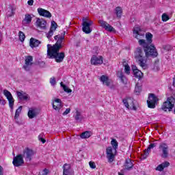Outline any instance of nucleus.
I'll return each mask as SVG.
<instances>
[{"label": "nucleus", "instance_id": "f257e3e1", "mask_svg": "<svg viewBox=\"0 0 175 175\" xmlns=\"http://www.w3.org/2000/svg\"><path fill=\"white\" fill-rule=\"evenodd\" d=\"M134 38L138 40L139 46L143 47L146 57H157L158 52L155 46L152 44L153 36L151 33L148 32L146 34V39L144 40V32L139 27H134L133 29Z\"/></svg>", "mask_w": 175, "mask_h": 175}, {"label": "nucleus", "instance_id": "f03ea898", "mask_svg": "<svg viewBox=\"0 0 175 175\" xmlns=\"http://www.w3.org/2000/svg\"><path fill=\"white\" fill-rule=\"evenodd\" d=\"M62 39L64 37H62L58 41H56L55 44L47 49V55L51 59H55L57 64H61L65 59V52H59V50L64 47V45L61 44Z\"/></svg>", "mask_w": 175, "mask_h": 175}, {"label": "nucleus", "instance_id": "7ed1b4c3", "mask_svg": "<svg viewBox=\"0 0 175 175\" xmlns=\"http://www.w3.org/2000/svg\"><path fill=\"white\" fill-rule=\"evenodd\" d=\"M134 57L142 68H144V66H146V62H147V58H148V57L146 55V52L144 55L143 48L140 46L136 48L134 51Z\"/></svg>", "mask_w": 175, "mask_h": 175}, {"label": "nucleus", "instance_id": "20e7f679", "mask_svg": "<svg viewBox=\"0 0 175 175\" xmlns=\"http://www.w3.org/2000/svg\"><path fill=\"white\" fill-rule=\"evenodd\" d=\"M175 99L173 97H169L167 100L164 102L162 105L161 109L163 111H170L174 107Z\"/></svg>", "mask_w": 175, "mask_h": 175}, {"label": "nucleus", "instance_id": "39448f33", "mask_svg": "<svg viewBox=\"0 0 175 175\" xmlns=\"http://www.w3.org/2000/svg\"><path fill=\"white\" fill-rule=\"evenodd\" d=\"M158 100H159L158 97H157L155 94L152 93H150L148 94V100L146 101L148 107L149 109H155L158 103Z\"/></svg>", "mask_w": 175, "mask_h": 175}, {"label": "nucleus", "instance_id": "423d86ee", "mask_svg": "<svg viewBox=\"0 0 175 175\" xmlns=\"http://www.w3.org/2000/svg\"><path fill=\"white\" fill-rule=\"evenodd\" d=\"M35 154L36 152L33 151V150L29 148H25L23 150L22 157H23L26 162H31L33 157H35Z\"/></svg>", "mask_w": 175, "mask_h": 175}, {"label": "nucleus", "instance_id": "0eeeda50", "mask_svg": "<svg viewBox=\"0 0 175 175\" xmlns=\"http://www.w3.org/2000/svg\"><path fill=\"white\" fill-rule=\"evenodd\" d=\"M159 151L161 152V158L166 159L169 157V146L166 143H161L159 146Z\"/></svg>", "mask_w": 175, "mask_h": 175}, {"label": "nucleus", "instance_id": "6e6552de", "mask_svg": "<svg viewBox=\"0 0 175 175\" xmlns=\"http://www.w3.org/2000/svg\"><path fill=\"white\" fill-rule=\"evenodd\" d=\"M123 105L126 107V109H130V110H136V106H135V103L133 102V98L131 97H126L122 100Z\"/></svg>", "mask_w": 175, "mask_h": 175}, {"label": "nucleus", "instance_id": "1a4fd4ad", "mask_svg": "<svg viewBox=\"0 0 175 175\" xmlns=\"http://www.w3.org/2000/svg\"><path fill=\"white\" fill-rule=\"evenodd\" d=\"M3 95L6 97L8 100L9 106L11 108V110H13V107L14 106V98L12 95V93L9 92L8 90H3Z\"/></svg>", "mask_w": 175, "mask_h": 175}, {"label": "nucleus", "instance_id": "9d476101", "mask_svg": "<svg viewBox=\"0 0 175 175\" xmlns=\"http://www.w3.org/2000/svg\"><path fill=\"white\" fill-rule=\"evenodd\" d=\"M12 164L15 167L23 166V165H24V157H23V154H17L14 157Z\"/></svg>", "mask_w": 175, "mask_h": 175}, {"label": "nucleus", "instance_id": "9b49d317", "mask_svg": "<svg viewBox=\"0 0 175 175\" xmlns=\"http://www.w3.org/2000/svg\"><path fill=\"white\" fill-rule=\"evenodd\" d=\"M36 26L39 29L46 31L47 29V21L43 18H38L36 21Z\"/></svg>", "mask_w": 175, "mask_h": 175}, {"label": "nucleus", "instance_id": "f8f14e48", "mask_svg": "<svg viewBox=\"0 0 175 175\" xmlns=\"http://www.w3.org/2000/svg\"><path fill=\"white\" fill-rule=\"evenodd\" d=\"M98 23L100 25V27L104 28L105 31H107L108 32H116V29L110 25V24L107 23V22L103 20H99Z\"/></svg>", "mask_w": 175, "mask_h": 175}, {"label": "nucleus", "instance_id": "ddd939ff", "mask_svg": "<svg viewBox=\"0 0 175 175\" xmlns=\"http://www.w3.org/2000/svg\"><path fill=\"white\" fill-rule=\"evenodd\" d=\"M154 147H157V144H150L148 146V148L144 150V152L141 154V159H147V158L150 155V152H151V148H154Z\"/></svg>", "mask_w": 175, "mask_h": 175}, {"label": "nucleus", "instance_id": "4468645a", "mask_svg": "<svg viewBox=\"0 0 175 175\" xmlns=\"http://www.w3.org/2000/svg\"><path fill=\"white\" fill-rule=\"evenodd\" d=\"M91 64L92 65H102L103 64V57L102 56H96V55H93L91 58L90 60Z\"/></svg>", "mask_w": 175, "mask_h": 175}, {"label": "nucleus", "instance_id": "2eb2a0df", "mask_svg": "<svg viewBox=\"0 0 175 175\" xmlns=\"http://www.w3.org/2000/svg\"><path fill=\"white\" fill-rule=\"evenodd\" d=\"M106 153L109 162L111 163V162H113L116 158V154H113V148L111 146H109L106 148Z\"/></svg>", "mask_w": 175, "mask_h": 175}, {"label": "nucleus", "instance_id": "dca6fc26", "mask_svg": "<svg viewBox=\"0 0 175 175\" xmlns=\"http://www.w3.org/2000/svg\"><path fill=\"white\" fill-rule=\"evenodd\" d=\"M52 107L56 111H59L62 109V101L59 98L55 99V101L52 103Z\"/></svg>", "mask_w": 175, "mask_h": 175}, {"label": "nucleus", "instance_id": "f3484780", "mask_svg": "<svg viewBox=\"0 0 175 175\" xmlns=\"http://www.w3.org/2000/svg\"><path fill=\"white\" fill-rule=\"evenodd\" d=\"M37 12L40 16L42 17H46V18H51V12L47 11V10H44L43 8H38Z\"/></svg>", "mask_w": 175, "mask_h": 175}, {"label": "nucleus", "instance_id": "a211bd4d", "mask_svg": "<svg viewBox=\"0 0 175 175\" xmlns=\"http://www.w3.org/2000/svg\"><path fill=\"white\" fill-rule=\"evenodd\" d=\"M132 70L136 79H138V80H140L141 79L143 78V72H142L139 69H137V67H136V66H132Z\"/></svg>", "mask_w": 175, "mask_h": 175}, {"label": "nucleus", "instance_id": "6ab92c4d", "mask_svg": "<svg viewBox=\"0 0 175 175\" xmlns=\"http://www.w3.org/2000/svg\"><path fill=\"white\" fill-rule=\"evenodd\" d=\"M83 27H82V31L85 33H91L92 32V29H91V26L88 25V22L87 21H84L82 23Z\"/></svg>", "mask_w": 175, "mask_h": 175}, {"label": "nucleus", "instance_id": "aec40b11", "mask_svg": "<svg viewBox=\"0 0 175 175\" xmlns=\"http://www.w3.org/2000/svg\"><path fill=\"white\" fill-rule=\"evenodd\" d=\"M32 61H33V57L31 55L26 57L25 60V65L23 66V69L25 70H28V66H32Z\"/></svg>", "mask_w": 175, "mask_h": 175}, {"label": "nucleus", "instance_id": "412c9836", "mask_svg": "<svg viewBox=\"0 0 175 175\" xmlns=\"http://www.w3.org/2000/svg\"><path fill=\"white\" fill-rule=\"evenodd\" d=\"M99 80L100 81H101V83H103L104 85H106L107 87H110L111 80L110 79H109V77L106 75H102L101 77H100Z\"/></svg>", "mask_w": 175, "mask_h": 175}, {"label": "nucleus", "instance_id": "4be33fe9", "mask_svg": "<svg viewBox=\"0 0 175 175\" xmlns=\"http://www.w3.org/2000/svg\"><path fill=\"white\" fill-rule=\"evenodd\" d=\"M63 173H67V174H69V175L75 174V172H73V170H72V167H70V164H68V163H65L63 165Z\"/></svg>", "mask_w": 175, "mask_h": 175}, {"label": "nucleus", "instance_id": "5701e85b", "mask_svg": "<svg viewBox=\"0 0 175 175\" xmlns=\"http://www.w3.org/2000/svg\"><path fill=\"white\" fill-rule=\"evenodd\" d=\"M124 166L126 170H132V169H133V162H132V159H126Z\"/></svg>", "mask_w": 175, "mask_h": 175}, {"label": "nucleus", "instance_id": "b1692460", "mask_svg": "<svg viewBox=\"0 0 175 175\" xmlns=\"http://www.w3.org/2000/svg\"><path fill=\"white\" fill-rule=\"evenodd\" d=\"M40 41L39 40H36V38H31L29 42V46L31 49L35 47H38L39 44H40Z\"/></svg>", "mask_w": 175, "mask_h": 175}, {"label": "nucleus", "instance_id": "393cba45", "mask_svg": "<svg viewBox=\"0 0 175 175\" xmlns=\"http://www.w3.org/2000/svg\"><path fill=\"white\" fill-rule=\"evenodd\" d=\"M170 165V163L169 161H165L162 163L161 164H159L157 167L156 170L158 172H162L165 167H168V166Z\"/></svg>", "mask_w": 175, "mask_h": 175}, {"label": "nucleus", "instance_id": "a878e982", "mask_svg": "<svg viewBox=\"0 0 175 175\" xmlns=\"http://www.w3.org/2000/svg\"><path fill=\"white\" fill-rule=\"evenodd\" d=\"M17 96L21 100H27L28 99V94L23 92H17Z\"/></svg>", "mask_w": 175, "mask_h": 175}, {"label": "nucleus", "instance_id": "bb28decb", "mask_svg": "<svg viewBox=\"0 0 175 175\" xmlns=\"http://www.w3.org/2000/svg\"><path fill=\"white\" fill-rule=\"evenodd\" d=\"M91 136H92V132L90 131H84L80 135L81 139H90Z\"/></svg>", "mask_w": 175, "mask_h": 175}, {"label": "nucleus", "instance_id": "cd10ccee", "mask_svg": "<svg viewBox=\"0 0 175 175\" xmlns=\"http://www.w3.org/2000/svg\"><path fill=\"white\" fill-rule=\"evenodd\" d=\"M27 116L30 120H32V118H35L38 116V112H36V109H31L29 110Z\"/></svg>", "mask_w": 175, "mask_h": 175}, {"label": "nucleus", "instance_id": "c85d7f7f", "mask_svg": "<svg viewBox=\"0 0 175 175\" xmlns=\"http://www.w3.org/2000/svg\"><path fill=\"white\" fill-rule=\"evenodd\" d=\"M118 77L121 80L123 84H126V77L122 71H118Z\"/></svg>", "mask_w": 175, "mask_h": 175}, {"label": "nucleus", "instance_id": "c756f323", "mask_svg": "<svg viewBox=\"0 0 175 175\" xmlns=\"http://www.w3.org/2000/svg\"><path fill=\"white\" fill-rule=\"evenodd\" d=\"M115 13L118 18L122 17V8L120 6L115 8Z\"/></svg>", "mask_w": 175, "mask_h": 175}, {"label": "nucleus", "instance_id": "7c9ffc66", "mask_svg": "<svg viewBox=\"0 0 175 175\" xmlns=\"http://www.w3.org/2000/svg\"><path fill=\"white\" fill-rule=\"evenodd\" d=\"M23 23H26V24H31L32 23V16L29 14H26L25 15V18L23 20Z\"/></svg>", "mask_w": 175, "mask_h": 175}, {"label": "nucleus", "instance_id": "2f4dec72", "mask_svg": "<svg viewBox=\"0 0 175 175\" xmlns=\"http://www.w3.org/2000/svg\"><path fill=\"white\" fill-rule=\"evenodd\" d=\"M66 34V31H63V33H62V36L59 35H57L54 36V39L55 40H57V42H58V40H59V39L62 38V42L61 44H62V42H64V40H65V35Z\"/></svg>", "mask_w": 175, "mask_h": 175}, {"label": "nucleus", "instance_id": "473e14b6", "mask_svg": "<svg viewBox=\"0 0 175 175\" xmlns=\"http://www.w3.org/2000/svg\"><path fill=\"white\" fill-rule=\"evenodd\" d=\"M9 9H10V12H8V14H7V17H13V16H14L15 13L14 12H16V8H13V6L10 5L9 7Z\"/></svg>", "mask_w": 175, "mask_h": 175}, {"label": "nucleus", "instance_id": "72a5a7b5", "mask_svg": "<svg viewBox=\"0 0 175 175\" xmlns=\"http://www.w3.org/2000/svg\"><path fill=\"white\" fill-rule=\"evenodd\" d=\"M60 85L62 87L64 91L67 92V94H70V92H72V89L68 88L65 84H64V82H61Z\"/></svg>", "mask_w": 175, "mask_h": 175}, {"label": "nucleus", "instance_id": "f704fd0d", "mask_svg": "<svg viewBox=\"0 0 175 175\" xmlns=\"http://www.w3.org/2000/svg\"><path fill=\"white\" fill-rule=\"evenodd\" d=\"M111 144L113 150H115V151H117V148H118V142H117V139H112V140L111 141Z\"/></svg>", "mask_w": 175, "mask_h": 175}, {"label": "nucleus", "instance_id": "c9c22d12", "mask_svg": "<svg viewBox=\"0 0 175 175\" xmlns=\"http://www.w3.org/2000/svg\"><path fill=\"white\" fill-rule=\"evenodd\" d=\"M21 110H23V106H20L15 112V116H14V119L17 120V118H18V117H20V114L21 113Z\"/></svg>", "mask_w": 175, "mask_h": 175}, {"label": "nucleus", "instance_id": "e433bc0d", "mask_svg": "<svg viewBox=\"0 0 175 175\" xmlns=\"http://www.w3.org/2000/svg\"><path fill=\"white\" fill-rule=\"evenodd\" d=\"M161 20L163 23H166V21H169V20H170V17L167 14L163 13L161 16Z\"/></svg>", "mask_w": 175, "mask_h": 175}, {"label": "nucleus", "instance_id": "4c0bfd02", "mask_svg": "<svg viewBox=\"0 0 175 175\" xmlns=\"http://www.w3.org/2000/svg\"><path fill=\"white\" fill-rule=\"evenodd\" d=\"M18 38L21 42H24L25 40V34L24 33V32L20 31L18 32Z\"/></svg>", "mask_w": 175, "mask_h": 175}, {"label": "nucleus", "instance_id": "58836bf2", "mask_svg": "<svg viewBox=\"0 0 175 175\" xmlns=\"http://www.w3.org/2000/svg\"><path fill=\"white\" fill-rule=\"evenodd\" d=\"M57 27H58V25L57 24V23H55V21H53L51 22L50 29L55 31V29H57Z\"/></svg>", "mask_w": 175, "mask_h": 175}, {"label": "nucleus", "instance_id": "ea45409f", "mask_svg": "<svg viewBox=\"0 0 175 175\" xmlns=\"http://www.w3.org/2000/svg\"><path fill=\"white\" fill-rule=\"evenodd\" d=\"M124 72L126 75L131 74V67L128 64L124 65Z\"/></svg>", "mask_w": 175, "mask_h": 175}, {"label": "nucleus", "instance_id": "a19ab883", "mask_svg": "<svg viewBox=\"0 0 175 175\" xmlns=\"http://www.w3.org/2000/svg\"><path fill=\"white\" fill-rule=\"evenodd\" d=\"M135 92L137 95H139L142 92V88L137 85H135Z\"/></svg>", "mask_w": 175, "mask_h": 175}, {"label": "nucleus", "instance_id": "79ce46f5", "mask_svg": "<svg viewBox=\"0 0 175 175\" xmlns=\"http://www.w3.org/2000/svg\"><path fill=\"white\" fill-rule=\"evenodd\" d=\"M54 31L51 29H50L49 31L46 33V38L48 39H50L51 38V36H53L54 35Z\"/></svg>", "mask_w": 175, "mask_h": 175}, {"label": "nucleus", "instance_id": "37998d69", "mask_svg": "<svg viewBox=\"0 0 175 175\" xmlns=\"http://www.w3.org/2000/svg\"><path fill=\"white\" fill-rule=\"evenodd\" d=\"M50 84L53 86L57 84V81H55V77H53L50 79Z\"/></svg>", "mask_w": 175, "mask_h": 175}, {"label": "nucleus", "instance_id": "c03bdc74", "mask_svg": "<svg viewBox=\"0 0 175 175\" xmlns=\"http://www.w3.org/2000/svg\"><path fill=\"white\" fill-rule=\"evenodd\" d=\"M89 166H90V167H91V169L96 168V165L95 164V162H94V161H90L89 163Z\"/></svg>", "mask_w": 175, "mask_h": 175}, {"label": "nucleus", "instance_id": "a18cd8bd", "mask_svg": "<svg viewBox=\"0 0 175 175\" xmlns=\"http://www.w3.org/2000/svg\"><path fill=\"white\" fill-rule=\"evenodd\" d=\"M50 173V171L47 170V168H44L42 172H41V175H47Z\"/></svg>", "mask_w": 175, "mask_h": 175}, {"label": "nucleus", "instance_id": "49530a36", "mask_svg": "<svg viewBox=\"0 0 175 175\" xmlns=\"http://www.w3.org/2000/svg\"><path fill=\"white\" fill-rule=\"evenodd\" d=\"M80 116H81L80 112H79V111H77V115L75 116L76 121H79V120H80Z\"/></svg>", "mask_w": 175, "mask_h": 175}, {"label": "nucleus", "instance_id": "de8ad7c7", "mask_svg": "<svg viewBox=\"0 0 175 175\" xmlns=\"http://www.w3.org/2000/svg\"><path fill=\"white\" fill-rule=\"evenodd\" d=\"M69 113H70V108H67L63 113V116H67V114H69Z\"/></svg>", "mask_w": 175, "mask_h": 175}, {"label": "nucleus", "instance_id": "09e8293b", "mask_svg": "<svg viewBox=\"0 0 175 175\" xmlns=\"http://www.w3.org/2000/svg\"><path fill=\"white\" fill-rule=\"evenodd\" d=\"M0 105L5 106L6 105V100L5 99H0Z\"/></svg>", "mask_w": 175, "mask_h": 175}, {"label": "nucleus", "instance_id": "8fccbe9b", "mask_svg": "<svg viewBox=\"0 0 175 175\" xmlns=\"http://www.w3.org/2000/svg\"><path fill=\"white\" fill-rule=\"evenodd\" d=\"M27 3H28L29 6H33V0H29L27 1Z\"/></svg>", "mask_w": 175, "mask_h": 175}, {"label": "nucleus", "instance_id": "3c124183", "mask_svg": "<svg viewBox=\"0 0 175 175\" xmlns=\"http://www.w3.org/2000/svg\"><path fill=\"white\" fill-rule=\"evenodd\" d=\"M0 175H3V167L0 165Z\"/></svg>", "mask_w": 175, "mask_h": 175}, {"label": "nucleus", "instance_id": "603ef678", "mask_svg": "<svg viewBox=\"0 0 175 175\" xmlns=\"http://www.w3.org/2000/svg\"><path fill=\"white\" fill-rule=\"evenodd\" d=\"M88 25H89L90 27H91V25H92V24H94V21H89L88 22Z\"/></svg>", "mask_w": 175, "mask_h": 175}, {"label": "nucleus", "instance_id": "864d4df0", "mask_svg": "<svg viewBox=\"0 0 175 175\" xmlns=\"http://www.w3.org/2000/svg\"><path fill=\"white\" fill-rule=\"evenodd\" d=\"M40 141L42 142V143L43 144H44V143H46V139H44V138H40Z\"/></svg>", "mask_w": 175, "mask_h": 175}, {"label": "nucleus", "instance_id": "5fc2aeb1", "mask_svg": "<svg viewBox=\"0 0 175 175\" xmlns=\"http://www.w3.org/2000/svg\"><path fill=\"white\" fill-rule=\"evenodd\" d=\"M172 85L175 88V75L173 78V83H172Z\"/></svg>", "mask_w": 175, "mask_h": 175}, {"label": "nucleus", "instance_id": "6e6d98bb", "mask_svg": "<svg viewBox=\"0 0 175 175\" xmlns=\"http://www.w3.org/2000/svg\"><path fill=\"white\" fill-rule=\"evenodd\" d=\"M63 175H69V174L63 172Z\"/></svg>", "mask_w": 175, "mask_h": 175}, {"label": "nucleus", "instance_id": "4d7b16f0", "mask_svg": "<svg viewBox=\"0 0 175 175\" xmlns=\"http://www.w3.org/2000/svg\"><path fill=\"white\" fill-rule=\"evenodd\" d=\"M1 43H2V38H1L0 37V45H1Z\"/></svg>", "mask_w": 175, "mask_h": 175}]
</instances>
